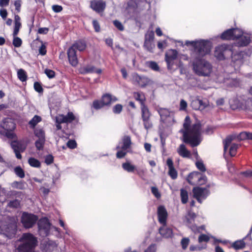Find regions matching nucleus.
<instances>
[{
  "label": "nucleus",
  "instance_id": "1",
  "mask_svg": "<svg viewBox=\"0 0 252 252\" xmlns=\"http://www.w3.org/2000/svg\"><path fill=\"white\" fill-rule=\"evenodd\" d=\"M185 44L193 48L194 51L191 55L193 69L199 76H208L212 72V66L207 61L201 58L209 54L212 48L211 42L208 40L186 41Z\"/></svg>",
  "mask_w": 252,
  "mask_h": 252
},
{
  "label": "nucleus",
  "instance_id": "2",
  "mask_svg": "<svg viewBox=\"0 0 252 252\" xmlns=\"http://www.w3.org/2000/svg\"><path fill=\"white\" fill-rule=\"evenodd\" d=\"M190 118L187 116L185 119L184 127L180 132L183 133V141L189 143L193 147L198 146L201 142V125L196 123L190 126Z\"/></svg>",
  "mask_w": 252,
  "mask_h": 252
},
{
  "label": "nucleus",
  "instance_id": "3",
  "mask_svg": "<svg viewBox=\"0 0 252 252\" xmlns=\"http://www.w3.org/2000/svg\"><path fill=\"white\" fill-rule=\"evenodd\" d=\"M21 244L16 248L17 252H34L37 244L36 238L31 233H24L19 239Z\"/></svg>",
  "mask_w": 252,
  "mask_h": 252
},
{
  "label": "nucleus",
  "instance_id": "4",
  "mask_svg": "<svg viewBox=\"0 0 252 252\" xmlns=\"http://www.w3.org/2000/svg\"><path fill=\"white\" fill-rule=\"evenodd\" d=\"M17 220L14 218L3 217L0 222V233L9 238L13 237L16 231Z\"/></svg>",
  "mask_w": 252,
  "mask_h": 252
},
{
  "label": "nucleus",
  "instance_id": "5",
  "mask_svg": "<svg viewBox=\"0 0 252 252\" xmlns=\"http://www.w3.org/2000/svg\"><path fill=\"white\" fill-rule=\"evenodd\" d=\"M37 217L33 214L26 212L23 213L21 217V222L25 228L32 227L37 221Z\"/></svg>",
  "mask_w": 252,
  "mask_h": 252
},
{
  "label": "nucleus",
  "instance_id": "6",
  "mask_svg": "<svg viewBox=\"0 0 252 252\" xmlns=\"http://www.w3.org/2000/svg\"><path fill=\"white\" fill-rule=\"evenodd\" d=\"M38 226L40 235L46 236L49 234L51 226L47 218H44L40 219L38 222Z\"/></svg>",
  "mask_w": 252,
  "mask_h": 252
},
{
  "label": "nucleus",
  "instance_id": "7",
  "mask_svg": "<svg viewBox=\"0 0 252 252\" xmlns=\"http://www.w3.org/2000/svg\"><path fill=\"white\" fill-rule=\"evenodd\" d=\"M196 217V214L192 212H189L186 217V224L191 230L195 233H200L201 229H204V226L197 227L195 225L192 224L194 222V219Z\"/></svg>",
  "mask_w": 252,
  "mask_h": 252
},
{
  "label": "nucleus",
  "instance_id": "8",
  "mask_svg": "<svg viewBox=\"0 0 252 252\" xmlns=\"http://www.w3.org/2000/svg\"><path fill=\"white\" fill-rule=\"evenodd\" d=\"M241 34V30L239 29H231L224 32L221 35V38L224 40H235L236 37Z\"/></svg>",
  "mask_w": 252,
  "mask_h": 252
},
{
  "label": "nucleus",
  "instance_id": "9",
  "mask_svg": "<svg viewBox=\"0 0 252 252\" xmlns=\"http://www.w3.org/2000/svg\"><path fill=\"white\" fill-rule=\"evenodd\" d=\"M192 191L194 197L200 203H201L209 194L208 190L205 188L196 187L193 188Z\"/></svg>",
  "mask_w": 252,
  "mask_h": 252
},
{
  "label": "nucleus",
  "instance_id": "10",
  "mask_svg": "<svg viewBox=\"0 0 252 252\" xmlns=\"http://www.w3.org/2000/svg\"><path fill=\"white\" fill-rule=\"evenodd\" d=\"M233 140L232 136H229L223 141L224 144V152L225 153L227 148L230 146L229 149V154L231 157L235 155L237 149L238 148V145L235 143L231 144Z\"/></svg>",
  "mask_w": 252,
  "mask_h": 252
},
{
  "label": "nucleus",
  "instance_id": "11",
  "mask_svg": "<svg viewBox=\"0 0 252 252\" xmlns=\"http://www.w3.org/2000/svg\"><path fill=\"white\" fill-rule=\"evenodd\" d=\"M0 126L2 128L4 131L3 134H5L8 137L9 132L12 131L15 128V124L10 118H7L4 119L0 124Z\"/></svg>",
  "mask_w": 252,
  "mask_h": 252
},
{
  "label": "nucleus",
  "instance_id": "12",
  "mask_svg": "<svg viewBox=\"0 0 252 252\" xmlns=\"http://www.w3.org/2000/svg\"><path fill=\"white\" fill-rule=\"evenodd\" d=\"M178 56V52L176 50H169L165 54V61L168 69H171L174 64V61Z\"/></svg>",
  "mask_w": 252,
  "mask_h": 252
},
{
  "label": "nucleus",
  "instance_id": "13",
  "mask_svg": "<svg viewBox=\"0 0 252 252\" xmlns=\"http://www.w3.org/2000/svg\"><path fill=\"white\" fill-rule=\"evenodd\" d=\"M150 113L149 109L146 106L142 107V118L144 127L148 129L152 127V123L150 120Z\"/></svg>",
  "mask_w": 252,
  "mask_h": 252
},
{
  "label": "nucleus",
  "instance_id": "14",
  "mask_svg": "<svg viewBox=\"0 0 252 252\" xmlns=\"http://www.w3.org/2000/svg\"><path fill=\"white\" fill-rule=\"evenodd\" d=\"M161 120L164 123L170 124L173 121L172 116L168 110L165 108H159L158 110Z\"/></svg>",
  "mask_w": 252,
  "mask_h": 252
},
{
  "label": "nucleus",
  "instance_id": "15",
  "mask_svg": "<svg viewBox=\"0 0 252 252\" xmlns=\"http://www.w3.org/2000/svg\"><path fill=\"white\" fill-rule=\"evenodd\" d=\"M237 40L236 45L239 47L247 46L250 42V36L249 34L244 33L241 31V34L235 38Z\"/></svg>",
  "mask_w": 252,
  "mask_h": 252
},
{
  "label": "nucleus",
  "instance_id": "16",
  "mask_svg": "<svg viewBox=\"0 0 252 252\" xmlns=\"http://www.w3.org/2000/svg\"><path fill=\"white\" fill-rule=\"evenodd\" d=\"M230 51V47L225 44H222L217 46L215 51V56L219 60L224 59V53Z\"/></svg>",
  "mask_w": 252,
  "mask_h": 252
},
{
  "label": "nucleus",
  "instance_id": "17",
  "mask_svg": "<svg viewBox=\"0 0 252 252\" xmlns=\"http://www.w3.org/2000/svg\"><path fill=\"white\" fill-rule=\"evenodd\" d=\"M11 147L14 150L16 158L18 159H21L22 156L20 153L24 152L26 149L25 146L17 142H13L11 143Z\"/></svg>",
  "mask_w": 252,
  "mask_h": 252
},
{
  "label": "nucleus",
  "instance_id": "18",
  "mask_svg": "<svg viewBox=\"0 0 252 252\" xmlns=\"http://www.w3.org/2000/svg\"><path fill=\"white\" fill-rule=\"evenodd\" d=\"M106 3L103 0H94L91 1V7L97 12H100L104 10Z\"/></svg>",
  "mask_w": 252,
  "mask_h": 252
},
{
  "label": "nucleus",
  "instance_id": "19",
  "mask_svg": "<svg viewBox=\"0 0 252 252\" xmlns=\"http://www.w3.org/2000/svg\"><path fill=\"white\" fill-rule=\"evenodd\" d=\"M158 215L159 222L162 225L166 224L167 213L163 206H160L158 207Z\"/></svg>",
  "mask_w": 252,
  "mask_h": 252
},
{
  "label": "nucleus",
  "instance_id": "20",
  "mask_svg": "<svg viewBox=\"0 0 252 252\" xmlns=\"http://www.w3.org/2000/svg\"><path fill=\"white\" fill-rule=\"evenodd\" d=\"M67 56L69 63L72 66H76L78 64L76 50L73 48L70 47L67 51Z\"/></svg>",
  "mask_w": 252,
  "mask_h": 252
},
{
  "label": "nucleus",
  "instance_id": "21",
  "mask_svg": "<svg viewBox=\"0 0 252 252\" xmlns=\"http://www.w3.org/2000/svg\"><path fill=\"white\" fill-rule=\"evenodd\" d=\"M166 164L168 167V175L173 180L176 179L178 176V173L177 170L174 167L173 162L172 160L168 158L166 161Z\"/></svg>",
  "mask_w": 252,
  "mask_h": 252
},
{
  "label": "nucleus",
  "instance_id": "22",
  "mask_svg": "<svg viewBox=\"0 0 252 252\" xmlns=\"http://www.w3.org/2000/svg\"><path fill=\"white\" fill-rule=\"evenodd\" d=\"M131 144L130 137L129 136L126 135L122 138V142H120L119 145L116 147V149H122L127 150L130 148Z\"/></svg>",
  "mask_w": 252,
  "mask_h": 252
},
{
  "label": "nucleus",
  "instance_id": "23",
  "mask_svg": "<svg viewBox=\"0 0 252 252\" xmlns=\"http://www.w3.org/2000/svg\"><path fill=\"white\" fill-rule=\"evenodd\" d=\"M80 72L82 74L96 73L99 74L101 73L102 70L100 68H96L93 65H88L81 67L80 68Z\"/></svg>",
  "mask_w": 252,
  "mask_h": 252
},
{
  "label": "nucleus",
  "instance_id": "24",
  "mask_svg": "<svg viewBox=\"0 0 252 252\" xmlns=\"http://www.w3.org/2000/svg\"><path fill=\"white\" fill-rule=\"evenodd\" d=\"M133 79L137 82L139 86L144 87L150 83V80L146 77H141L137 74H134L133 75Z\"/></svg>",
  "mask_w": 252,
  "mask_h": 252
},
{
  "label": "nucleus",
  "instance_id": "25",
  "mask_svg": "<svg viewBox=\"0 0 252 252\" xmlns=\"http://www.w3.org/2000/svg\"><path fill=\"white\" fill-rule=\"evenodd\" d=\"M178 154L184 158H190L191 157V153L186 147L183 144H181L177 149Z\"/></svg>",
  "mask_w": 252,
  "mask_h": 252
},
{
  "label": "nucleus",
  "instance_id": "26",
  "mask_svg": "<svg viewBox=\"0 0 252 252\" xmlns=\"http://www.w3.org/2000/svg\"><path fill=\"white\" fill-rule=\"evenodd\" d=\"M159 232L162 237L166 238H170L173 235L172 230L167 227L166 224L163 225V226L159 229Z\"/></svg>",
  "mask_w": 252,
  "mask_h": 252
},
{
  "label": "nucleus",
  "instance_id": "27",
  "mask_svg": "<svg viewBox=\"0 0 252 252\" xmlns=\"http://www.w3.org/2000/svg\"><path fill=\"white\" fill-rule=\"evenodd\" d=\"M101 100L104 105H108L116 102L117 98L115 96L106 94L102 96Z\"/></svg>",
  "mask_w": 252,
  "mask_h": 252
},
{
  "label": "nucleus",
  "instance_id": "28",
  "mask_svg": "<svg viewBox=\"0 0 252 252\" xmlns=\"http://www.w3.org/2000/svg\"><path fill=\"white\" fill-rule=\"evenodd\" d=\"M199 174L200 173L198 172H193L190 173L187 178V181L189 183L192 185L197 184L199 179Z\"/></svg>",
  "mask_w": 252,
  "mask_h": 252
},
{
  "label": "nucleus",
  "instance_id": "29",
  "mask_svg": "<svg viewBox=\"0 0 252 252\" xmlns=\"http://www.w3.org/2000/svg\"><path fill=\"white\" fill-rule=\"evenodd\" d=\"M191 106L195 110H198L205 107V105L202 100L199 99H194L191 102Z\"/></svg>",
  "mask_w": 252,
  "mask_h": 252
},
{
  "label": "nucleus",
  "instance_id": "30",
  "mask_svg": "<svg viewBox=\"0 0 252 252\" xmlns=\"http://www.w3.org/2000/svg\"><path fill=\"white\" fill-rule=\"evenodd\" d=\"M246 244L244 241V239L237 240L235 241L232 245V247L235 250H240L243 249L245 248Z\"/></svg>",
  "mask_w": 252,
  "mask_h": 252
},
{
  "label": "nucleus",
  "instance_id": "31",
  "mask_svg": "<svg viewBox=\"0 0 252 252\" xmlns=\"http://www.w3.org/2000/svg\"><path fill=\"white\" fill-rule=\"evenodd\" d=\"M123 168L128 172H133L136 169V167L129 162H126L122 164Z\"/></svg>",
  "mask_w": 252,
  "mask_h": 252
},
{
  "label": "nucleus",
  "instance_id": "32",
  "mask_svg": "<svg viewBox=\"0 0 252 252\" xmlns=\"http://www.w3.org/2000/svg\"><path fill=\"white\" fill-rule=\"evenodd\" d=\"M86 47V44L82 41H78L75 43L70 48H73L75 50H78L80 51H84Z\"/></svg>",
  "mask_w": 252,
  "mask_h": 252
},
{
  "label": "nucleus",
  "instance_id": "33",
  "mask_svg": "<svg viewBox=\"0 0 252 252\" xmlns=\"http://www.w3.org/2000/svg\"><path fill=\"white\" fill-rule=\"evenodd\" d=\"M28 163L31 166L34 168H40L41 166L40 162L34 158H30L28 159Z\"/></svg>",
  "mask_w": 252,
  "mask_h": 252
},
{
  "label": "nucleus",
  "instance_id": "34",
  "mask_svg": "<svg viewBox=\"0 0 252 252\" xmlns=\"http://www.w3.org/2000/svg\"><path fill=\"white\" fill-rule=\"evenodd\" d=\"M57 246L56 244L53 241H46L44 250L46 251H51Z\"/></svg>",
  "mask_w": 252,
  "mask_h": 252
},
{
  "label": "nucleus",
  "instance_id": "35",
  "mask_svg": "<svg viewBox=\"0 0 252 252\" xmlns=\"http://www.w3.org/2000/svg\"><path fill=\"white\" fill-rule=\"evenodd\" d=\"M17 75L19 79L22 81H26L27 79L26 72L23 69H20L17 71Z\"/></svg>",
  "mask_w": 252,
  "mask_h": 252
},
{
  "label": "nucleus",
  "instance_id": "36",
  "mask_svg": "<svg viewBox=\"0 0 252 252\" xmlns=\"http://www.w3.org/2000/svg\"><path fill=\"white\" fill-rule=\"evenodd\" d=\"M134 96L137 100H138L141 103V108L143 107V106H145L144 104L145 96L143 93L139 92L135 93L134 94Z\"/></svg>",
  "mask_w": 252,
  "mask_h": 252
},
{
  "label": "nucleus",
  "instance_id": "37",
  "mask_svg": "<svg viewBox=\"0 0 252 252\" xmlns=\"http://www.w3.org/2000/svg\"><path fill=\"white\" fill-rule=\"evenodd\" d=\"M144 46L148 51L152 52L153 51V49L155 47V44L153 43V41H150L148 39H145Z\"/></svg>",
  "mask_w": 252,
  "mask_h": 252
},
{
  "label": "nucleus",
  "instance_id": "38",
  "mask_svg": "<svg viewBox=\"0 0 252 252\" xmlns=\"http://www.w3.org/2000/svg\"><path fill=\"white\" fill-rule=\"evenodd\" d=\"M239 139L243 140L247 139L252 140V133L247 131H244L240 133Z\"/></svg>",
  "mask_w": 252,
  "mask_h": 252
},
{
  "label": "nucleus",
  "instance_id": "39",
  "mask_svg": "<svg viewBox=\"0 0 252 252\" xmlns=\"http://www.w3.org/2000/svg\"><path fill=\"white\" fill-rule=\"evenodd\" d=\"M180 195L182 202L183 204L186 203L188 200V193L187 191L184 189H181L180 190Z\"/></svg>",
  "mask_w": 252,
  "mask_h": 252
},
{
  "label": "nucleus",
  "instance_id": "40",
  "mask_svg": "<svg viewBox=\"0 0 252 252\" xmlns=\"http://www.w3.org/2000/svg\"><path fill=\"white\" fill-rule=\"evenodd\" d=\"M41 121V118L40 116L35 115L32 119L29 122V125L32 128L34 127L39 122Z\"/></svg>",
  "mask_w": 252,
  "mask_h": 252
},
{
  "label": "nucleus",
  "instance_id": "41",
  "mask_svg": "<svg viewBox=\"0 0 252 252\" xmlns=\"http://www.w3.org/2000/svg\"><path fill=\"white\" fill-rule=\"evenodd\" d=\"M35 135L40 139H45V133L41 128H37L34 130Z\"/></svg>",
  "mask_w": 252,
  "mask_h": 252
},
{
  "label": "nucleus",
  "instance_id": "42",
  "mask_svg": "<svg viewBox=\"0 0 252 252\" xmlns=\"http://www.w3.org/2000/svg\"><path fill=\"white\" fill-rule=\"evenodd\" d=\"M45 143V139H38L35 141V145L37 150H40L43 149Z\"/></svg>",
  "mask_w": 252,
  "mask_h": 252
},
{
  "label": "nucleus",
  "instance_id": "43",
  "mask_svg": "<svg viewBox=\"0 0 252 252\" xmlns=\"http://www.w3.org/2000/svg\"><path fill=\"white\" fill-rule=\"evenodd\" d=\"M93 106L95 109H99L103 107L104 105L102 103V100L99 101L98 100H94L93 102Z\"/></svg>",
  "mask_w": 252,
  "mask_h": 252
},
{
  "label": "nucleus",
  "instance_id": "44",
  "mask_svg": "<svg viewBox=\"0 0 252 252\" xmlns=\"http://www.w3.org/2000/svg\"><path fill=\"white\" fill-rule=\"evenodd\" d=\"M197 168L202 172H204L206 170V168L203 162L201 160H198L195 163Z\"/></svg>",
  "mask_w": 252,
  "mask_h": 252
},
{
  "label": "nucleus",
  "instance_id": "45",
  "mask_svg": "<svg viewBox=\"0 0 252 252\" xmlns=\"http://www.w3.org/2000/svg\"><path fill=\"white\" fill-rule=\"evenodd\" d=\"M16 174L20 178H24L25 174L23 170L20 167H16L15 169Z\"/></svg>",
  "mask_w": 252,
  "mask_h": 252
},
{
  "label": "nucleus",
  "instance_id": "46",
  "mask_svg": "<svg viewBox=\"0 0 252 252\" xmlns=\"http://www.w3.org/2000/svg\"><path fill=\"white\" fill-rule=\"evenodd\" d=\"M118 151L117 153L116 156L117 158H121L123 157H124L126 153H127V150H124L122 149H118Z\"/></svg>",
  "mask_w": 252,
  "mask_h": 252
},
{
  "label": "nucleus",
  "instance_id": "47",
  "mask_svg": "<svg viewBox=\"0 0 252 252\" xmlns=\"http://www.w3.org/2000/svg\"><path fill=\"white\" fill-rule=\"evenodd\" d=\"M13 188L19 189H25V185L22 182H15L12 183V185Z\"/></svg>",
  "mask_w": 252,
  "mask_h": 252
},
{
  "label": "nucleus",
  "instance_id": "48",
  "mask_svg": "<svg viewBox=\"0 0 252 252\" xmlns=\"http://www.w3.org/2000/svg\"><path fill=\"white\" fill-rule=\"evenodd\" d=\"M210 240V237L206 234H201L198 237L199 243L207 242Z\"/></svg>",
  "mask_w": 252,
  "mask_h": 252
},
{
  "label": "nucleus",
  "instance_id": "49",
  "mask_svg": "<svg viewBox=\"0 0 252 252\" xmlns=\"http://www.w3.org/2000/svg\"><path fill=\"white\" fill-rule=\"evenodd\" d=\"M56 123H66L65 118V116L63 115H59L56 117Z\"/></svg>",
  "mask_w": 252,
  "mask_h": 252
},
{
  "label": "nucleus",
  "instance_id": "50",
  "mask_svg": "<svg viewBox=\"0 0 252 252\" xmlns=\"http://www.w3.org/2000/svg\"><path fill=\"white\" fill-rule=\"evenodd\" d=\"M13 44L15 47H19L22 44V40L18 37H14L13 40Z\"/></svg>",
  "mask_w": 252,
  "mask_h": 252
},
{
  "label": "nucleus",
  "instance_id": "51",
  "mask_svg": "<svg viewBox=\"0 0 252 252\" xmlns=\"http://www.w3.org/2000/svg\"><path fill=\"white\" fill-rule=\"evenodd\" d=\"M151 191L156 198H159L160 197L161 194L157 187H152L151 188Z\"/></svg>",
  "mask_w": 252,
  "mask_h": 252
},
{
  "label": "nucleus",
  "instance_id": "52",
  "mask_svg": "<svg viewBox=\"0 0 252 252\" xmlns=\"http://www.w3.org/2000/svg\"><path fill=\"white\" fill-rule=\"evenodd\" d=\"M189 242V240L188 238H184L182 239L181 243L182 248L184 250L187 249Z\"/></svg>",
  "mask_w": 252,
  "mask_h": 252
},
{
  "label": "nucleus",
  "instance_id": "53",
  "mask_svg": "<svg viewBox=\"0 0 252 252\" xmlns=\"http://www.w3.org/2000/svg\"><path fill=\"white\" fill-rule=\"evenodd\" d=\"M199 179L197 181V184L198 185H203L204 184L206 181H207V177L205 176H204L200 173L199 174Z\"/></svg>",
  "mask_w": 252,
  "mask_h": 252
},
{
  "label": "nucleus",
  "instance_id": "54",
  "mask_svg": "<svg viewBox=\"0 0 252 252\" xmlns=\"http://www.w3.org/2000/svg\"><path fill=\"white\" fill-rule=\"evenodd\" d=\"M65 118L66 123H70L75 119V116L72 112H69L65 116Z\"/></svg>",
  "mask_w": 252,
  "mask_h": 252
},
{
  "label": "nucleus",
  "instance_id": "55",
  "mask_svg": "<svg viewBox=\"0 0 252 252\" xmlns=\"http://www.w3.org/2000/svg\"><path fill=\"white\" fill-rule=\"evenodd\" d=\"M242 178H249L252 177V171L247 170L241 173Z\"/></svg>",
  "mask_w": 252,
  "mask_h": 252
},
{
  "label": "nucleus",
  "instance_id": "56",
  "mask_svg": "<svg viewBox=\"0 0 252 252\" xmlns=\"http://www.w3.org/2000/svg\"><path fill=\"white\" fill-rule=\"evenodd\" d=\"M8 205L10 207L17 208L20 205V201L17 199H15L9 202Z\"/></svg>",
  "mask_w": 252,
  "mask_h": 252
},
{
  "label": "nucleus",
  "instance_id": "57",
  "mask_svg": "<svg viewBox=\"0 0 252 252\" xmlns=\"http://www.w3.org/2000/svg\"><path fill=\"white\" fill-rule=\"evenodd\" d=\"M123 106L121 104H116L113 108V111L115 114H119L122 110Z\"/></svg>",
  "mask_w": 252,
  "mask_h": 252
},
{
  "label": "nucleus",
  "instance_id": "58",
  "mask_svg": "<svg viewBox=\"0 0 252 252\" xmlns=\"http://www.w3.org/2000/svg\"><path fill=\"white\" fill-rule=\"evenodd\" d=\"M157 247L155 244H152L150 245L144 252H156Z\"/></svg>",
  "mask_w": 252,
  "mask_h": 252
},
{
  "label": "nucleus",
  "instance_id": "59",
  "mask_svg": "<svg viewBox=\"0 0 252 252\" xmlns=\"http://www.w3.org/2000/svg\"><path fill=\"white\" fill-rule=\"evenodd\" d=\"M67 146L68 148L73 149L76 147L77 144L75 140H69L67 143Z\"/></svg>",
  "mask_w": 252,
  "mask_h": 252
},
{
  "label": "nucleus",
  "instance_id": "60",
  "mask_svg": "<svg viewBox=\"0 0 252 252\" xmlns=\"http://www.w3.org/2000/svg\"><path fill=\"white\" fill-rule=\"evenodd\" d=\"M154 38V32L153 31H150L145 35V39H148L150 41H153Z\"/></svg>",
  "mask_w": 252,
  "mask_h": 252
},
{
  "label": "nucleus",
  "instance_id": "61",
  "mask_svg": "<svg viewBox=\"0 0 252 252\" xmlns=\"http://www.w3.org/2000/svg\"><path fill=\"white\" fill-rule=\"evenodd\" d=\"M34 90L38 93H41L43 91V89H42V88L41 85L39 83H38L37 82H35L34 83Z\"/></svg>",
  "mask_w": 252,
  "mask_h": 252
},
{
  "label": "nucleus",
  "instance_id": "62",
  "mask_svg": "<svg viewBox=\"0 0 252 252\" xmlns=\"http://www.w3.org/2000/svg\"><path fill=\"white\" fill-rule=\"evenodd\" d=\"M45 73L49 78H52L55 76V72L51 69H45Z\"/></svg>",
  "mask_w": 252,
  "mask_h": 252
},
{
  "label": "nucleus",
  "instance_id": "63",
  "mask_svg": "<svg viewBox=\"0 0 252 252\" xmlns=\"http://www.w3.org/2000/svg\"><path fill=\"white\" fill-rule=\"evenodd\" d=\"M52 9L54 12L56 13L60 12L63 10L62 6L59 5H52Z\"/></svg>",
  "mask_w": 252,
  "mask_h": 252
},
{
  "label": "nucleus",
  "instance_id": "64",
  "mask_svg": "<svg viewBox=\"0 0 252 252\" xmlns=\"http://www.w3.org/2000/svg\"><path fill=\"white\" fill-rule=\"evenodd\" d=\"M149 66L151 69L155 71H158L159 70V66L156 62H150L149 64Z\"/></svg>",
  "mask_w": 252,
  "mask_h": 252
}]
</instances>
